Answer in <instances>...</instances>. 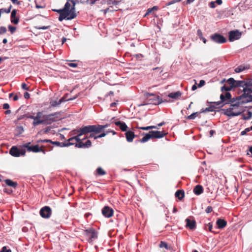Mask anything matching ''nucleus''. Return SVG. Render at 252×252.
I'll use <instances>...</instances> for the list:
<instances>
[{"label":"nucleus","instance_id":"35","mask_svg":"<svg viewBox=\"0 0 252 252\" xmlns=\"http://www.w3.org/2000/svg\"><path fill=\"white\" fill-rule=\"evenodd\" d=\"M228 85L231 87V88L235 87L236 80L233 78H230L227 81Z\"/></svg>","mask_w":252,"mask_h":252},{"label":"nucleus","instance_id":"5","mask_svg":"<svg viewBox=\"0 0 252 252\" xmlns=\"http://www.w3.org/2000/svg\"><path fill=\"white\" fill-rule=\"evenodd\" d=\"M26 153L25 150L19 149L16 146H13L9 150V154L13 157H19L20 156H25Z\"/></svg>","mask_w":252,"mask_h":252},{"label":"nucleus","instance_id":"23","mask_svg":"<svg viewBox=\"0 0 252 252\" xmlns=\"http://www.w3.org/2000/svg\"><path fill=\"white\" fill-rule=\"evenodd\" d=\"M114 123L116 126L119 127L122 131H126L127 126L125 123L121 121H116Z\"/></svg>","mask_w":252,"mask_h":252},{"label":"nucleus","instance_id":"59","mask_svg":"<svg viewBox=\"0 0 252 252\" xmlns=\"http://www.w3.org/2000/svg\"><path fill=\"white\" fill-rule=\"evenodd\" d=\"M24 97L26 98V99H28L30 98V94L28 93V92H26L25 94H24Z\"/></svg>","mask_w":252,"mask_h":252},{"label":"nucleus","instance_id":"12","mask_svg":"<svg viewBox=\"0 0 252 252\" xmlns=\"http://www.w3.org/2000/svg\"><path fill=\"white\" fill-rule=\"evenodd\" d=\"M241 36V33L238 31H232L229 32V40L230 41H233L239 39Z\"/></svg>","mask_w":252,"mask_h":252},{"label":"nucleus","instance_id":"28","mask_svg":"<svg viewBox=\"0 0 252 252\" xmlns=\"http://www.w3.org/2000/svg\"><path fill=\"white\" fill-rule=\"evenodd\" d=\"M227 222L226 221L222 219H219L217 221V224L218 227L220 229H222L224 228L226 225Z\"/></svg>","mask_w":252,"mask_h":252},{"label":"nucleus","instance_id":"4","mask_svg":"<svg viewBox=\"0 0 252 252\" xmlns=\"http://www.w3.org/2000/svg\"><path fill=\"white\" fill-rule=\"evenodd\" d=\"M45 115L43 114L42 111H39L36 113L35 116V120L32 122V125L36 126L38 125L43 124L44 125V119Z\"/></svg>","mask_w":252,"mask_h":252},{"label":"nucleus","instance_id":"21","mask_svg":"<svg viewBox=\"0 0 252 252\" xmlns=\"http://www.w3.org/2000/svg\"><path fill=\"white\" fill-rule=\"evenodd\" d=\"M17 10L13 9L11 14V22L14 24H17L19 22V18L16 17Z\"/></svg>","mask_w":252,"mask_h":252},{"label":"nucleus","instance_id":"8","mask_svg":"<svg viewBox=\"0 0 252 252\" xmlns=\"http://www.w3.org/2000/svg\"><path fill=\"white\" fill-rule=\"evenodd\" d=\"M84 235L89 239L90 241H92L97 237L96 232L92 228L85 230Z\"/></svg>","mask_w":252,"mask_h":252},{"label":"nucleus","instance_id":"19","mask_svg":"<svg viewBox=\"0 0 252 252\" xmlns=\"http://www.w3.org/2000/svg\"><path fill=\"white\" fill-rule=\"evenodd\" d=\"M80 141V138L77 134L76 136L71 137L68 139V143L64 145V146H68L71 145L78 143Z\"/></svg>","mask_w":252,"mask_h":252},{"label":"nucleus","instance_id":"41","mask_svg":"<svg viewBox=\"0 0 252 252\" xmlns=\"http://www.w3.org/2000/svg\"><path fill=\"white\" fill-rule=\"evenodd\" d=\"M96 171L97 174L99 175H103L106 174V172L101 167L97 168Z\"/></svg>","mask_w":252,"mask_h":252},{"label":"nucleus","instance_id":"57","mask_svg":"<svg viewBox=\"0 0 252 252\" xmlns=\"http://www.w3.org/2000/svg\"><path fill=\"white\" fill-rule=\"evenodd\" d=\"M153 11V9L152 8H149L148 9L147 12L146 13L144 16H146L147 15H149L150 13H151Z\"/></svg>","mask_w":252,"mask_h":252},{"label":"nucleus","instance_id":"37","mask_svg":"<svg viewBox=\"0 0 252 252\" xmlns=\"http://www.w3.org/2000/svg\"><path fill=\"white\" fill-rule=\"evenodd\" d=\"M11 7L12 6L10 5L8 8H0V12H1V13H9L11 11Z\"/></svg>","mask_w":252,"mask_h":252},{"label":"nucleus","instance_id":"7","mask_svg":"<svg viewBox=\"0 0 252 252\" xmlns=\"http://www.w3.org/2000/svg\"><path fill=\"white\" fill-rule=\"evenodd\" d=\"M242 97L246 98V101L247 102L252 101V85L249 86L248 88H244Z\"/></svg>","mask_w":252,"mask_h":252},{"label":"nucleus","instance_id":"46","mask_svg":"<svg viewBox=\"0 0 252 252\" xmlns=\"http://www.w3.org/2000/svg\"><path fill=\"white\" fill-rule=\"evenodd\" d=\"M7 31V30L5 27L1 26L0 27V34L5 33Z\"/></svg>","mask_w":252,"mask_h":252},{"label":"nucleus","instance_id":"50","mask_svg":"<svg viewBox=\"0 0 252 252\" xmlns=\"http://www.w3.org/2000/svg\"><path fill=\"white\" fill-rule=\"evenodd\" d=\"M107 134V133H105V132H103V133L97 135V136L95 137V138H101V137H104L105 136H106Z\"/></svg>","mask_w":252,"mask_h":252},{"label":"nucleus","instance_id":"3","mask_svg":"<svg viewBox=\"0 0 252 252\" xmlns=\"http://www.w3.org/2000/svg\"><path fill=\"white\" fill-rule=\"evenodd\" d=\"M71 132L73 134H77L80 138V136L84 134H86L92 132L91 125L84 126L79 129L73 130Z\"/></svg>","mask_w":252,"mask_h":252},{"label":"nucleus","instance_id":"63","mask_svg":"<svg viewBox=\"0 0 252 252\" xmlns=\"http://www.w3.org/2000/svg\"><path fill=\"white\" fill-rule=\"evenodd\" d=\"M215 2L218 5L221 4L222 2V0H216Z\"/></svg>","mask_w":252,"mask_h":252},{"label":"nucleus","instance_id":"26","mask_svg":"<svg viewBox=\"0 0 252 252\" xmlns=\"http://www.w3.org/2000/svg\"><path fill=\"white\" fill-rule=\"evenodd\" d=\"M121 2V0H107L106 1V4L107 5H113L116 7L117 9L114 10L117 11L118 10V7L117 6Z\"/></svg>","mask_w":252,"mask_h":252},{"label":"nucleus","instance_id":"64","mask_svg":"<svg viewBox=\"0 0 252 252\" xmlns=\"http://www.w3.org/2000/svg\"><path fill=\"white\" fill-rule=\"evenodd\" d=\"M249 152L251 153V156L252 157V146L249 148Z\"/></svg>","mask_w":252,"mask_h":252},{"label":"nucleus","instance_id":"48","mask_svg":"<svg viewBox=\"0 0 252 252\" xmlns=\"http://www.w3.org/2000/svg\"><path fill=\"white\" fill-rule=\"evenodd\" d=\"M249 131H250V129H249V127L246 128V129H245V130H244L241 132V135H244L246 134V133Z\"/></svg>","mask_w":252,"mask_h":252},{"label":"nucleus","instance_id":"54","mask_svg":"<svg viewBox=\"0 0 252 252\" xmlns=\"http://www.w3.org/2000/svg\"><path fill=\"white\" fill-rule=\"evenodd\" d=\"M68 66L71 67H76L77 66V64L76 63H68Z\"/></svg>","mask_w":252,"mask_h":252},{"label":"nucleus","instance_id":"53","mask_svg":"<svg viewBox=\"0 0 252 252\" xmlns=\"http://www.w3.org/2000/svg\"><path fill=\"white\" fill-rule=\"evenodd\" d=\"M22 88L25 90H29V88L25 83L22 84Z\"/></svg>","mask_w":252,"mask_h":252},{"label":"nucleus","instance_id":"2","mask_svg":"<svg viewBox=\"0 0 252 252\" xmlns=\"http://www.w3.org/2000/svg\"><path fill=\"white\" fill-rule=\"evenodd\" d=\"M60 113L55 112L48 115H45L44 125H50L52 123L60 120Z\"/></svg>","mask_w":252,"mask_h":252},{"label":"nucleus","instance_id":"16","mask_svg":"<svg viewBox=\"0 0 252 252\" xmlns=\"http://www.w3.org/2000/svg\"><path fill=\"white\" fill-rule=\"evenodd\" d=\"M75 98H76V97H74L73 98H70L66 99V97H63L61 98L58 101H57L56 100H52L50 101V105L52 107H55V106L60 105L63 102H64L66 101L72 100L75 99Z\"/></svg>","mask_w":252,"mask_h":252},{"label":"nucleus","instance_id":"55","mask_svg":"<svg viewBox=\"0 0 252 252\" xmlns=\"http://www.w3.org/2000/svg\"><path fill=\"white\" fill-rule=\"evenodd\" d=\"M215 1H211L209 3V6L211 8H214L216 7L215 5Z\"/></svg>","mask_w":252,"mask_h":252},{"label":"nucleus","instance_id":"33","mask_svg":"<svg viewBox=\"0 0 252 252\" xmlns=\"http://www.w3.org/2000/svg\"><path fill=\"white\" fill-rule=\"evenodd\" d=\"M243 119L245 120H250L252 117V112L248 111L246 113L242 114Z\"/></svg>","mask_w":252,"mask_h":252},{"label":"nucleus","instance_id":"51","mask_svg":"<svg viewBox=\"0 0 252 252\" xmlns=\"http://www.w3.org/2000/svg\"><path fill=\"white\" fill-rule=\"evenodd\" d=\"M205 81L203 80H201L200 81L198 85V87L199 88L205 85Z\"/></svg>","mask_w":252,"mask_h":252},{"label":"nucleus","instance_id":"25","mask_svg":"<svg viewBox=\"0 0 252 252\" xmlns=\"http://www.w3.org/2000/svg\"><path fill=\"white\" fill-rule=\"evenodd\" d=\"M72 4L71 14L72 16L69 19H74L76 17V14L75 12V6L76 3L79 2L78 0H70Z\"/></svg>","mask_w":252,"mask_h":252},{"label":"nucleus","instance_id":"29","mask_svg":"<svg viewBox=\"0 0 252 252\" xmlns=\"http://www.w3.org/2000/svg\"><path fill=\"white\" fill-rule=\"evenodd\" d=\"M203 191V187L201 185H197L193 189V192L196 195H200Z\"/></svg>","mask_w":252,"mask_h":252},{"label":"nucleus","instance_id":"36","mask_svg":"<svg viewBox=\"0 0 252 252\" xmlns=\"http://www.w3.org/2000/svg\"><path fill=\"white\" fill-rule=\"evenodd\" d=\"M200 113V112H195V113H193L192 114H191V115H190L189 116H188L187 117V119H189V120H193L198 115V114Z\"/></svg>","mask_w":252,"mask_h":252},{"label":"nucleus","instance_id":"49","mask_svg":"<svg viewBox=\"0 0 252 252\" xmlns=\"http://www.w3.org/2000/svg\"><path fill=\"white\" fill-rule=\"evenodd\" d=\"M212 211H213V209L211 206H208L205 210V212L207 213H211Z\"/></svg>","mask_w":252,"mask_h":252},{"label":"nucleus","instance_id":"43","mask_svg":"<svg viewBox=\"0 0 252 252\" xmlns=\"http://www.w3.org/2000/svg\"><path fill=\"white\" fill-rule=\"evenodd\" d=\"M90 134L89 136H86L85 138H84L83 139H88V138H94V139H97V138H95V137H96L97 135H96V134L94 133V132H90Z\"/></svg>","mask_w":252,"mask_h":252},{"label":"nucleus","instance_id":"1","mask_svg":"<svg viewBox=\"0 0 252 252\" xmlns=\"http://www.w3.org/2000/svg\"><path fill=\"white\" fill-rule=\"evenodd\" d=\"M247 102L246 98L242 97V94L240 96L236 98L235 102L231 103L229 108L223 110L224 114L229 117L238 116L241 115L244 111L242 105Z\"/></svg>","mask_w":252,"mask_h":252},{"label":"nucleus","instance_id":"39","mask_svg":"<svg viewBox=\"0 0 252 252\" xmlns=\"http://www.w3.org/2000/svg\"><path fill=\"white\" fill-rule=\"evenodd\" d=\"M137 128L140 129L147 130L153 128H157L158 127L157 126H148L146 127H138Z\"/></svg>","mask_w":252,"mask_h":252},{"label":"nucleus","instance_id":"45","mask_svg":"<svg viewBox=\"0 0 252 252\" xmlns=\"http://www.w3.org/2000/svg\"><path fill=\"white\" fill-rule=\"evenodd\" d=\"M8 28L12 34L15 32L16 29V27L12 26L11 25L8 26Z\"/></svg>","mask_w":252,"mask_h":252},{"label":"nucleus","instance_id":"17","mask_svg":"<svg viewBox=\"0 0 252 252\" xmlns=\"http://www.w3.org/2000/svg\"><path fill=\"white\" fill-rule=\"evenodd\" d=\"M54 11L57 12L60 14V16L59 17V20L60 21H62L64 19L67 20V18L69 17L68 15V14L65 11L64 8L58 10H54Z\"/></svg>","mask_w":252,"mask_h":252},{"label":"nucleus","instance_id":"6","mask_svg":"<svg viewBox=\"0 0 252 252\" xmlns=\"http://www.w3.org/2000/svg\"><path fill=\"white\" fill-rule=\"evenodd\" d=\"M231 95L229 93H226L225 94H221L220 95V98L222 102L224 104L234 103L236 101V98H233L231 99Z\"/></svg>","mask_w":252,"mask_h":252},{"label":"nucleus","instance_id":"15","mask_svg":"<svg viewBox=\"0 0 252 252\" xmlns=\"http://www.w3.org/2000/svg\"><path fill=\"white\" fill-rule=\"evenodd\" d=\"M70 0H67L66 2L65 3L64 7V9L65 11L66 12V13L68 14V15L69 17L67 18V20H72V19H69L71 16V10H72V4L71 1H69Z\"/></svg>","mask_w":252,"mask_h":252},{"label":"nucleus","instance_id":"60","mask_svg":"<svg viewBox=\"0 0 252 252\" xmlns=\"http://www.w3.org/2000/svg\"><path fill=\"white\" fill-rule=\"evenodd\" d=\"M13 4H17L18 5L20 4V2L18 1V0H11Z\"/></svg>","mask_w":252,"mask_h":252},{"label":"nucleus","instance_id":"62","mask_svg":"<svg viewBox=\"0 0 252 252\" xmlns=\"http://www.w3.org/2000/svg\"><path fill=\"white\" fill-rule=\"evenodd\" d=\"M51 143L53 144H54L56 146H60V142H59V141H55V142H53L52 141V142H50Z\"/></svg>","mask_w":252,"mask_h":252},{"label":"nucleus","instance_id":"34","mask_svg":"<svg viewBox=\"0 0 252 252\" xmlns=\"http://www.w3.org/2000/svg\"><path fill=\"white\" fill-rule=\"evenodd\" d=\"M151 138H152V136L149 132L148 133H147L142 138H141L140 140V142L141 143H145V142L148 141Z\"/></svg>","mask_w":252,"mask_h":252},{"label":"nucleus","instance_id":"13","mask_svg":"<svg viewBox=\"0 0 252 252\" xmlns=\"http://www.w3.org/2000/svg\"><path fill=\"white\" fill-rule=\"evenodd\" d=\"M102 214L106 218L111 217L114 214L113 210L109 206H105L102 209Z\"/></svg>","mask_w":252,"mask_h":252},{"label":"nucleus","instance_id":"9","mask_svg":"<svg viewBox=\"0 0 252 252\" xmlns=\"http://www.w3.org/2000/svg\"><path fill=\"white\" fill-rule=\"evenodd\" d=\"M211 39L215 42L219 44H222L226 41L225 37L218 33H215L211 36Z\"/></svg>","mask_w":252,"mask_h":252},{"label":"nucleus","instance_id":"10","mask_svg":"<svg viewBox=\"0 0 252 252\" xmlns=\"http://www.w3.org/2000/svg\"><path fill=\"white\" fill-rule=\"evenodd\" d=\"M109 126V124H106L105 125H91L92 127V132H94L95 134H98L101 132H102L103 129Z\"/></svg>","mask_w":252,"mask_h":252},{"label":"nucleus","instance_id":"44","mask_svg":"<svg viewBox=\"0 0 252 252\" xmlns=\"http://www.w3.org/2000/svg\"><path fill=\"white\" fill-rule=\"evenodd\" d=\"M150 95L154 96L155 97H157V102H155V104H160V103H162V100L161 98H160L158 96H155L153 94H151Z\"/></svg>","mask_w":252,"mask_h":252},{"label":"nucleus","instance_id":"61","mask_svg":"<svg viewBox=\"0 0 252 252\" xmlns=\"http://www.w3.org/2000/svg\"><path fill=\"white\" fill-rule=\"evenodd\" d=\"M27 118L29 119H32L33 121L35 120V116L30 115L27 116Z\"/></svg>","mask_w":252,"mask_h":252},{"label":"nucleus","instance_id":"14","mask_svg":"<svg viewBox=\"0 0 252 252\" xmlns=\"http://www.w3.org/2000/svg\"><path fill=\"white\" fill-rule=\"evenodd\" d=\"M30 143H28L23 145V147L26 148L29 152H32L33 153H38L41 151L39 147L37 145L30 146Z\"/></svg>","mask_w":252,"mask_h":252},{"label":"nucleus","instance_id":"32","mask_svg":"<svg viewBox=\"0 0 252 252\" xmlns=\"http://www.w3.org/2000/svg\"><path fill=\"white\" fill-rule=\"evenodd\" d=\"M5 184L9 186L15 188L17 186V183L15 182H13L10 179H6L5 180Z\"/></svg>","mask_w":252,"mask_h":252},{"label":"nucleus","instance_id":"52","mask_svg":"<svg viewBox=\"0 0 252 252\" xmlns=\"http://www.w3.org/2000/svg\"><path fill=\"white\" fill-rule=\"evenodd\" d=\"M197 35L198 36L199 38H200L201 36H203L202 32L200 30L198 29L197 31Z\"/></svg>","mask_w":252,"mask_h":252},{"label":"nucleus","instance_id":"30","mask_svg":"<svg viewBox=\"0 0 252 252\" xmlns=\"http://www.w3.org/2000/svg\"><path fill=\"white\" fill-rule=\"evenodd\" d=\"M242 87L243 90L244 88H248L249 86H247L246 83L244 81H236L235 87Z\"/></svg>","mask_w":252,"mask_h":252},{"label":"nucleus","instance_id":"40","mask_svg":"<svg viewBox=\"0 0 252 252\" xmlns=\"http://www.w3.org/2000/svg\"><path fill=\"white\" fill-rule=\"evenodd\" d=\"M160 248H164L166 250L169 249V247H168L167 244L166 242L163 241H161L159 244Z\"/></svg>","mask_w":252,"mask_h":252},{"label":"nucleus","instance_id":"18","mask_svg":"<svg viewBox=\"0 0 252 252\" xmlns=\"http://www.w3.org/2000/svg\"><path fill=\"white\" fill-rule=\"evenodd\" d=\"M80 138V141L78 142V143H76L75 145V147L79 148H87L91 147L92 145L91 141L90 140H87L85 143H83Z\"/></svg>","mask_w":252,"mask_h":252},{"label":"nucleus","instance_id":"47","mask_svg":"<svg viewBox=\"0 0 252 252\" xmlns=\"http://www.w3.org/2000/svg\"><path fill=\"white\" fill-rule=\"evenodd\" d=\"M50 143L52 142V141L51 140L49 139H44V140H38L37 141V143Z\"/></svg>","mask_w":252,"mask_h":252},{"label":"nucleus","instance_id":"58","mask_svg":"<svg viewBox=\"0 0 252 252\" xmlns=\"http://www.w3.org/2000/svg\"><path fill=\"white\" fill-rule=\"evenodd\" d=\"M9 108V105L8 103H4L3 105V108L4 109H7Z\"/></svg>","mask_w":252,"mask_h":252},{"label":"nucleus","instance_id":"42","mask_svg":"<svg viewBox=\"0 0 252 252\" xmlns=\"http://www.w3.org/2000/svg\"><path fill=\"white\" fill-rule=\"evenodd\" d=\"M231 87H230L229 85L227 86V85H224L223 86L221 87V91H230L232 89Z\"/></svg>","mask_w":252,"mask_h":252},{"label":"nucleus","instance_id":"27","mask_svg":"<svg viewBox=\"0 0 252 252\" xmlns=\"http://www.w3.org/2000/svg\"><path fill=\"white\" fill-rule=\"evenodd\" d=\"M182 94L180 91H177L176 92L171 93L168 96L170 98L178 99L182 95Z\"/></svg>","mask_w":252,"mask_h":252},{"label":"nucleus","instance_id":"24","mask_svg":"<svg viewBox=\"0 0 252 252\" xmlns=\"http://www.w3.org/2000/svg\"><path fill=\"white\" fill-rule=\"evenodd\" d=\"M187 222L186 226L189 228L190 229H193L195 228L196 222L194 220H190L189 219L186 220Z\"/></svg>","mask_w":252,"mask_h":252},{"label":"nucleus","instance_id":"22","mask_svg":"<svg viewBox=\"0 0 252 252\" xmlns=\"http://www.w3.org/2000/svg\"><path fill=\"white\" fill-rule=\"evenodd\" d=\"M126 140L127 142H131L133 140V138L135 137V135L134 134V133L132 131H130V130H128V131H126Z\"/></svg>","mask_w":252,"mask_h":252},{"label":"nucleus","instance_id":"11","mask_svg":"<svg viewBox=\"0 0 252 252\" xmlns=\"http://www.w3.org/2000/svg\"><path fill=\"white\" fill-rule=\"evenodd\" d=\"M51 209L48 206L42 208L40 211V215L43 218H49L51 215Z\"/></svg>","mask_w":252,"mask_h":252},{"label":"nucleus","instance_id":"31","mask_svg":"<svg viewBox=\"0 0 252 252\" xmlns=\"http://www.w3.org/2000/svg\"><path fill=\"white\" fill-rule=\"evenodd\" d=\"M175 195L179 200H182L184 197V191L182 190H178L175 194Z\"/></svg>","mask_w":252,"mask_h":252},{"label":"nucleus","instance_id":"38","mask_svg":"<svg viewBox=\"0 0 252 252\" xmlns=\"http://www.w3.org/2000/svg\"><path fill=\"white\" fill-rule=\"evenodd\" d=\"M246 68L244 65H240L235 69V71L237 73H239L244 70Z\"/></svg>","mask_w":252,"mask_h":252},{"label":"nucleus","instance_id":"56","mask_svg":"<svg viewBox=\"0 0 252 252\" xmlns=\"http://www.w3.org/2000/svg\"><path fill=\"white\" fill-rule=\"evenodd\" d=\"M112 8V6H110L109 7L105 9L104 10V13H106L107 12H108L109 11H113V10L111 9V8Z\"/></svg>","mask_w":252,"mask_h":252},{"label":"nucleus","instance_id":"20","mask_svg":"<svg viewBox=\"0 0 252 252\" xmlns=\"http://www.w3.org/2000/svg\"><path fill=\"white\" fill-rule=\"evenodd\" d=\"M150 133L151 135L152 138H160L165 135V133L163 131H150Z\"/></svg>","mask_w":252,"mask_h":252}]
</instances>
